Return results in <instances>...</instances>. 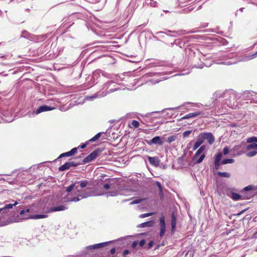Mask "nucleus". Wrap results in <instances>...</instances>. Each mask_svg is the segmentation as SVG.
<instances>
[{"label": "nucleus", "mask_w": 257, "mask_h": 257, "mask_svg": "<svg viewBox=\"0 0 257 257\" xmlns=\"http://www.w3.org/2000/svg\"><path fill=\"white\" fill-rule=\"evenodd\" d=\"M77 184L74 183L66 188V192L67 194L62 199L63 202H77L89 196L83 188H80Z\"/></svg>", "instance_id": "obj_1"}, {"label": "nucleus", "mask_w": 257, "mask_h": 257, "mask_svg": "<svg viewBox=\"0 0 257 257\" xmlns=\"http://www.w3.org/2000/svg\"><path fill=\"white\" fill-rule=\"evenodd\" d=\"M241 192V195L236 193H232L229 196L234 200H238L241 198L247 199H250L257 194V186L248 185L244 187Z\"/></svg>", "instance_id": "obj_2"}, {"label": "nucleus", "mask_w": 257, "mask_h": 257, "mask_svg": "<svg viewBox=\"0 0 257 257\" xmlns=\"http://www.w3.org/2000/svg\"><path fill=\"white\" fill-rule=\"evenodd\" d=\"M238 95L232 90H226V105L230 108L235 109L238 107Z\"/></svg>", "instance_id": "obj_3"}, {"label": "nucleus", "mask_w": 257, "mask_h": 257, "mask_svg": "<svg viewBox=\"0 0 257 257\" xmlns=\"http://www.w3.org/2000/svg\"><path fill=\"white\" fill-rule=\"evenodd\" d=\"M7 202V201L5 202L6 204L3 208H0V219L1 221L5 222L6 225L7 224V223L5 220L9 216L8 209H12L14 206L17 205L16 202H15L13 204H8Z\"/></svg>", "instance_id": "obj_4"}, {"label": "nucleus", "mask_w": 257, "mask_h": 257, "mask_svg": "<svg viewBox=\"0 0 257 257\" xmlns=\"http://www.w3.org/2000/svg\"><path fill=\"white\" fill-rule=\"evenodd\" d=\"M205 146H201L197 151L192 158V161L195 164H199L201 163L205 157V155L203 153L205 150Z\"/></svg>", "instance_id": "obj_5"}, {"label": "nucleus", "mask_w": 257, "mask_h": 257, "mask_svg": "<svg viewBox=\"0 0 257 257\" xmlns=\"http://www.w3.org/2000/svg\"><path fill=\"white\" fill-rule=\"evenodd\" d=\"M30 212L29 209H26L25 210H22L20 211L19 214L21 216H22L21 219H27L28 218H33V219H41L47 217V215L43 214H39V215H34L33 216H29L28 214Z\"/></svg>", "instance_id": "obj_6"}, {"label": "nucleus", "mask_w": 257, "mask_h": 257, "mask_svg": "<svg viewBox=\"0 0 257 257\" xmlns=\"http://www.w3.org/2000/svg\"><path fill=\"white\" fill-rule=\"evenodd\" d=\"M238 98L241 100H245L251 102L254 98H257V94L252 91H245L242 94H238Z\"/></svg>", "instance_id": "obj_7"}, {"label": "nucleus", "mask_w": 257, "mask_h": 257, "mask_svg": "<svg viewBox=\"0 0 257 257\" xmlns=\"http://www.w3.org/2000/svg\"><path fill=\"white\" fill-rule=\"evenodd\" d=\"M78 165H79V163L74 162L73 161L68 162L65 163L62 166H60L58 169L60 171H63L66 170H68L71 167H75Z\"/></svg>", "instance_id": "obj_8"}, {"label": "nucleus", "mask_w": 257, "mask_h": 257, "mask_svg": "<svg viewBox=\"0 0 257 257\" xmlns=\"http://www.w3.org/2000/svg\"><path fill=\"white\" fill-rule=\"evenodd\" d=\"M117 89H118L117 88H114V89H110L107 92H102L101 93L100 92H98V93H97L95 94L94 95H93L92 96H87L86 98L87 100H93L94 99H95V98H97V97H104V96L106 95L107 93L112 92H113L114 91L117 90Z\"/></svg>", "instance_id": "obj_9"}, {"label": "nucleus", "mask_w": 257, "mask_h": 257, "mask_svg": "<svg viewBox=\"0 0 257 257\" xmlns=\"http://www.w3.org/2000/svg\"><path fill=\"white\" fill-rule=\"evenodd\" d=\"M99 153V151L98 150L94 151L90 155H89L84 159L83 163H87L94 160L98 156Z\"/></svg>", "instance_id": "obj_10"}, {"label": "nucleus", "mask_w": 257, "mask_h": 257, "mask_svg": "<svg viewBox=\"0 0 257 257\" xmlns=\"http://www.w3.org/2000/svg\"><path fill=\"white\" fill-rule=\"evenodd\" d=\"M160 231L159 235L160 237H163L166 231V223L165 220V216L163 214L162 215L160 218Z\"/></svg>", "instance_id": "obj_11"}, {"label": "nucleus", "mask_w": 257, "mask_h": 257, "mask_svg": "<svg viewBox=\"0 0 257 257\" xmlns=\"http://www.w3.org/2000/svg\"><path fill=\"white\" fill-rule=\"evenodd\" d=\"M201 135L204 140H206L210 145H212L215 141L214 138L211 133H201Z\"/></svg>", "instance_id": "obj_12"}, {"label": "nucleus", "mask_w": 257, "mask_h": 257, "mask_svg": "<svg viewBox=\"0 0 257 257\" xmlns=\"http://www.w3.org/2000/svg\"><path fill=\"white\" fill-rule=\"evenodd\" d=\"M146 142L150 146L152 145L162 146L163 144V142L159 136H156L150 140H146Z\"/></svg>", "instance_id": "obj_13"}, {"label": "nucleus", "mask_w": 257, "mask_h": 257, "mask_svg": "<svg viewBox=\"0 0 257 257\" xmlns=\"http://www.w3.org/2000/svg\"><path fill=\"white\" fill-rule=\"evenodd\" d=\"M55 108L47 106V105H42L38 108V109L34 111L33 113L36 114H39L42 112L50 111L54 109Z\"/></svg>", "instance_id": "obj_14"}, {"label": "nucleus", "mask_w": 257, "mask_h": 257, "mask_svg": "<svg viewBox=\"0 0 257 257\" xmlns=\"http://www.w3.org/2000/svg\"><path fill=\"white\" fill-rule=\"evenodd\" d=\"M67 209H68V207L64 205H60L51 207L49 210V212L63 211Z\"/></svg>", "instance_id": "obj_15"}, {"label": "nucleus", "mask_w": 257, "mask_h": 257, "mask_svg": "<svg viewBox=\"0 0 257 257\" xmlns=\"http://www.w3.org/2000/svg\"><path fill=\"white\" fill-rule=\"evenodd\" d=\"M171 232L173 233L176 228V217L175 215L174 212H172L171 214Z\"/></svg>", "instance_id": "obj_16"}, {"label": "nucleus", "mask_w": 257, "mask_h": 257, "mask_svg": "<svg viewBox=\"0 0 257 257\" xmlns=\"http://www.w3.org/2000/svg\"><path fill=\"white\" fill-rule=\"evenodd\" d=\"M203 142L204 140L201 134H200L198 137L197 141L193 146V150L194 151L196 150Z\"/></svg>", "instance_id": "obj_17"}, {"label": "nucleus", "mask_w": 257, "mask_h": 257, "mask_svg": "<svg viewBox=\"0 0 257 257\" xmlns=\"http://www.w3.org/2000/svg\"><path fill=\"white\" fill-rule=\"evenodd\" d=\"M109 242H102L100 243L95 244L92 245H89L87 247L88 249H96L104 247Z\"/></svg>", "instance_id": "obj_18"}, {"label": "nucleus", "mask_w": 257, "mask_h": 257, "mask_svg": "<svg viewBox=\"0 0 257 257\" xmlns=\"http://www.w3.org/2000/svg\"><path fill=\"white\" fill-rule=\"evenodd\" d=\"M200 114V112L199 111L189 113L185 115V116H183L182 117H181L180 118V120L195 117H196V116L199 115Z\"/></svg>", "instance_id": "obj_19"}, {"label": "nucleus", "mask_w": 257, "mask_h": 257, "mask_svg": "<svg viewBox=\"0 0 257 257\" xmlns=\"http://www.w3.org/2000/svg\"><path fill=\"white\" fill-rule=\"evenodd\" d=\"M149 163L154 166H158L159 164V160L157 157H152L149 156L148 157Z\"/></svg>", "instance_id": "obj_20"}, {"label": "nucleus", "mask_w": 257, "mask_h": 257, "mask_svg": "<svg viewBox=\"0 0 257 257\" xmlns=\"http://www.w3.org/2000/svg\"><path fill=\"white\" fill-rule=\"evenodd\" d=\"M154 224V221H150L148 222H144L142 223H141L138 225L139 227L140 228H144L146 227H151L153 226Z\"/></svg>", "instance_id": "obj_21"}, {"label": "nucleus", "mask_w": 257, "mask_h": 257, "mask_svg": "<svg viewBox=\"0 0 257 257\" xmlns=\"http://www.w3.org/2000/svg\"><path fill=\"white\" fill-rule=\"evenodd\" d=\"M257 56V51L253 54L252 55H247V56H244L242 59H241V61H248L249 60H250L254 58H255Z\"/></svg>", "instance_id": "obj_22"}, {"label": "nucleus", "mask_w": 257, "mask_h": 257, "mask_svg": "<svg viewBox=\"0 0 257 257\" xmlns=\"http://www.w3.org/2000/svg\"><path fill=\"white\" fill-rule=\"evenodd\" d=\"M75 183H77V185H79V187L80 188H84L85 187L87 186L88 184V182L87 180H83L81 181H76Z\"/></svg>", "instance_id": "obj_23"}, {"label": "nucleus", "mask_w": 257, "mask_h": 257, "mask_svg": "<svg viewBox=\"0 0 257 257\" xmlns=\"http://www.w3.org/2000/svg\"><path fill=\"white\" fill-rule=\"evenodd\" d=\"M257 154V150H251L247 151L245 153L246 156L249 157L254 156Z\"/></svg>", "instance_id": "obj_24"}, {"label": "nucleus", "mask_w": 257, "mask_h": 257, "mask_svg": "<svg viewBox=\"0 0 257 257\" xmlns=\"http://www.w3.org/2000/svg\"><path fill=\"white\" fill-rule=\"evenodd\" d=\"M146 4L152 7H157L158 3L156 1H154V0H146Z\"/></svg>", "instance_id": "obj_25"}, {"label": "nucleus", "mask_w": 257, "mask_h": 257, "mask_svg": "<svg viewBox=\"0 0 257 257\" xmlns=\"http://www.w3.org/2000/svg\"><path fill=\"white\" fill-rule=\"evenodd\" d=\"M251 150H257V144L251 143L250 144H249L246 146L247 151Z\"/></svg>", "instance_id": "obj_26"}, {"label": "nucleus", "mask_w": 257, "mask_h": 257, "mask_svg": "<svg viewBox=\"0 0 257 257\" xmlns=\"http://www.w3.org/2000/svg\"><path fill=\"white\" fill-rule=\"evenodd\" d=\"M214 164H215V170H218L220 169V166L221 164H225V159L222 160L221 161H217L215 162L214 161Z\"/></svg>", "instance_id": "obj_27"}, {"label": "nucleus", "mask_w": 257, "mask_h": 257, "mask_svg": "<svg viewBox=\"0 0 257 257\" xmlns=\"http://www.w3.org/2000/svg\"><path fill=\"white\" fill-rule=\"evenodd\" d=\"M213 62L215 64H224V57H222L221 59H215L213 60Z\"/></svg>", "instance_id": "obj_28"}, {"label": "nucleus", "mask_w": 257, "mask_h": 257, "mask_svg": "<svg viewBox=\"0 0 257 257\" xmlns=\"http://www.w3.org/2000/svg\"><path fill=\"white\" fill-rule=\"evenodd\" d=\"M101 133H97L94 137L92 138L90 140H89V142H95L97 140H98L101 136Z\"/></svg>", "instance_id": "obj_29"}, {"label": "nucleus", "mask_w": 257, "mask_h": 257, "mask_svg": "<svg viewBox=\"0 0 257 257\" xmlns=\"http://www.w3.org/2000/svg\"><path fill=\"white\" fill-rule=\"evenodd\" d=\"M222 153H218L215 157L214 158V161L217 162V161H221V160L222 158Z\"/></svg>", "instance_id": "obj_30"}, {"label": "nucleus", "mask_w": 257, "mask_h": 257, "mask_svg": "<svg viewBox=\"0 0 257 257\" xmlns=\"http://www.w3.org/2000/svg\"><path fill=\"white\" fill-rule=\"evenodd\" d=\"M177 137L176 136H171L168 138L167 140V142L168 143H171L174 141H175Z\"/></svg>", "instance_id": "obj_31"}, {"label": "nucleus", "mask_w": 257, "mask_h": 257, "mask_svg": "<svg viewBox=\"0 0 257 257\" xmlns=\"http://www.w3.org/2000/svg\"><path fill=\"white\" fill-rule=\"evenodd\" d=\"M247 143H254V142L257 143V137H252L249 138L247 140Z\"/></svg>", "instance_id": "obj_32"}, {"label": "nucleus", "mask_w": 257, "mask_h": 257, "mask_svg": "<svg viewBox=\"0 0 257 257\" xmlns=\"http://www.w3.org/2000/svg\"><path fill=\"white\" fill-rule=\"evenodd\" d=\"M223 95H224V93L223 92L221 93L220 91H216L214 93V97H216V98H217L222 97H223Z\"/></svg>", "instance_id": "obj_33"}, {"label": "nucleus", "mask_w": 257, "mask_h": 257, "mask_svg": "<svg viewBox=\"0 0 257 257\" xmlns=\"http://www.w3.org/2000/svg\"><path fill=\"white\" fill-rule=\"evenodd\" d=\"M145 200V199H136V200L132 201L130 203V204L133 205V204H138V203H141L142 201Z\"/></svg>", "instance_id": "obj_34"}, {"label": "nucleus", "mask_w": 257, "mask_h": 257, "mask_svg": "<svg viewBox=\"0 0 257 257\" xmlns=\"http://www.w3.org/2000/svg\"><path fill=\"white\" fill-rule=\"evenodd\" d=\"M154 214H155V213H154V212L142 214L139 216V217H140V218H145V217L150 216Z\"/></svg>", "instance_id": "obj_35"}, {"label": "nucleus", "mask_w": 257, "mask_h": 257, "mask_svg": "<svg viewBox=\"0 0 257 257\" xmlns=\"http://www.w3.org/2000/svg\"><path fill=\"white\" fill-rule=\"evenodd\" d=\"M132 125L134 127L137 128L139 126L140 123L137 120H134L132 122Z\"/></svg>", "instance_id": "obj_36"}, {"label": "nucleus", "mask_w": 257, "mask_h": 257, "mask_svg": "<svg viewBox=\"0 0 257 257\" xmlns=\"http://www.w3.org/2000/svg\"><path fill=\"white\" fill-rule=\"evenodd\" d=\"M192 132V131H186L183 133V137L186 138L188 137Z\"/></svg>", "instance_id": "obj_37"}, {"label": "nucleus", "mask_w": 257, "mask_h": 257, "mask_svg": "<svg viewBox=\"0 0 257 257\" xmlns=\"http://www.w3.org/2000/svg\"><path fill=\"white\" fill-rule=\"evenodd\" d=\"M156 184L157 187L159 188V191H160V193H162V186L161 185V183L157 181L156 182Z\"/></svg>", "instance_id": "obj_38"}, {"label": "nucleus", "mask_w": 257, "mask_h": 257, "mask_svg": "<svg viewBox=\"0 0 257 257\" xmlns=\"http://www.w3.org/2000/svg\"><path fill=\"white\" fill-rule=\"evenodd\" d=\"M77 151V149L76 148H73L70 152V154L72 156L74 154H75Z\"/></svg>", "instance_id": "obj_39"}, {"label": "nucleus", "mask_w": 257, "mask_h": 257, "mask_svg": "<svg viewBox=\"0 0 257 257\" xmlns=\"http://www.w3.org/2000/svg\"><path fill=\"white\" fill-rule=\"evenodd\" d=\"M234 162V160L232 159H226V164H232Z\"/></svg>", "instance_id": "obj_40"}, {"label": "nucleus", "mask_w": 257, "mask_h": 257, "mask_svg": "<svg viewBox=\"0 0 257 257\" xmlns=\"http://www.w3.org/2000/svg\"><path fill=\"white\" fill-rule=\"evenodd\" d=\"M113 82L112 81L108 82L107 83H105L104 85V88H108L110 84H113Z\"/></svg>", "instance_id": "obj_41"}, {"label": "nucleus", "mask_w": 257, "mask_h": 257, "mask_svg": "<svg viewBox=\"0 0 257 257\" xmlns=\"http://www.w3.org/2000/svg\"><path fill=\"white\" fill-rule=\"evenodd\" d=\"M145 244V240L144 239L141 240L139 242V245L143 247Z\"/></svg>", "instance_id": "obj_42"}, {"label": "nucleus", "mask_w": 257, "mask_h": 257, "mask_svg": "<svg viewBox=\"0 0 257 257\" xmlns=\"http://www.w3.org/2000/svg\"><path fill=\"white\" fill-rule=\"evenodd\" d=\"M217 174L220 177H225V172H218Z\"/></svg>", "instance_id": "obj_43"}, {"label": "nucleus", "mask_w": 257, "mask_h": 257, "mask_svg": "<svg viewBox=\"0 0 257 257\" xmlns=\"http://www.w3.org/2000/svg\"><path fill=\"white\" fill-rule=\"evenodd\" d=\"M103 188L106 190H108L110 188V185L109 184H105L103 185Z\"/></svg>", "instance_id": "obj_44"}, {"label": "nucleus", "mask_w": 257, "mask_h": 257, "mask_svg": "<svg viewBox=\"0 0 257 257\" xmlns=\"http://www.w3.org/2000/svg\"><path fill=\"white\" fill-rule=\"evenodd\" d=\"M138 243V241H134L132 243V247L133 248H135L137 246Z\"/></svg>", "instance_id": "obj_45"}, {"label": "nucleus", "mask_w": 257, "mask_h": 257, "mask_svg": "<svg viewBox=\"0 0 257 257\" xmlns=\"http://www.w3.org/2000/svg\"><path fill=\"white\" fill-rule=\"evenodd\" d=\"M129 253H130L129 250L128 249H126V250L123 251V255L125 256V255L128 254Z\"/></svg>", "instance_id": "obj_46"}, {"label": "nucleus", "mask_w": 257, "mask_h": 257, "mask_svg": "<svg viewBox=\"0 0 257 257\" xmlns=\"http://www.w3.org/2000/svg\"><path fill=\"white\" fill-rule=\"evenodd\" d=\"M153 243H154V242H153V241H150V242L149 243L148 245V248H151V247H152V245H153Z\"/></svg>", "instance_id": "obj_47"}, {"label": "nucleus", "mask_w": 257, "mask_h": 257, "mask_svg": "<svg viewBox=\"0 0 257 257\" xmlns=\"http://www.w3.org/2000/svg\"><path fill=\"white\" fill-rule=\"evenodd\" d=\"M87 144H88V143H86V144H83L81 145H80V148L81 149H84L86 147Z\"/></svg>", "instance_id": "obj_48"}, {"label": "nucleus", "mask_w": 257, "mask_h": 257, "mask_svg": "<svg viewBox=\"0 0 257 257\" xmlns=\"http://www.w3.org/2000/svg\"><path fill=\"white\" fill-rule=\"evenodd\" d=\"M115 249L114 248H112L111 250H110V253L111 254H113L115 253Z\"/></svg>", "instance_id": "obj_49"}, {"label": "nucleus", "mask_w": 257, "mask_h": 257, "mask_svg": "<svg viewBox=\"0 0 257 257\" xmlns=\"http://www.w3.org/2000/svg\"><path fill=\"white\" fill-rule=\"evenodd\" d=\"M64 154H65L66 157H69L72 156L71 154H70V152H68L66 153H64Z\"/></svg>", "instance_id": "obj_50"}, {"label": "nucleus", "mask_w": 257, "mask_h": 257, "mask_svg": "<svg viewBox=\"0 0 257 257\" xmlns=\"http://www.w3.org/2000/svg\"><path fill=\"white\" fill-rule=\"evenodd\" d=\"M4 225H6V224L4 221H1V220L0 219V226Z\"/></svg>", "instance_id": "obj_51"}, {"label": "nucleus", "mask_w": 257, "mask_h": 257, "mask_svg": "<svg viewBox=\"0 0 257 257\" xmlns=\"http://www.w3.org/2000/svg\"><path fill=\"white\" fill-rule=\"evenodd\" d=\"M15 202H16L17 205V204H18V201H15V200H12V201H11V203H10L9 204H13V203H15Z\"/></svg>", "instance_id": "obj_52"}, {"label": "nucleus", "mask_w": 257, "mask_h": 257, "mask_svg": "<svg viewBox=\"0 0 257 257\" xmlns=\"http://www.w3.org/2000/svg\"><path fill=\"white\" fill-rule=\"evenodd\" d=\"M66 157L65 154H64V153H62V154H61L60 156H59V158H61V157Z\"/></svg>", "instance_id": "obj_53"}, {"label": "nucleus", "mask_w": 257, "mask_h": 257, "mask_svg": "<svg viewBox=\"0 0 257 257\" xmlns=\"http://www.w3.org/2000/svg\"><path fill=\"white\" fill-rule=\"evenodd\" d=\"M225 150H226V154H227L229 152V149L228 148L226 147Z\"/></svg>", "instance_id": "obj_54"}, {"label": "nucleus", "mask_w": 257, "mask_h": 257, "mask_svg": "<svg viewBox=\"0 0 257 257\" xmlns=\"http://www.w3.org/2000/svg\"><path fill=\"white\" fill-rule=\"evenodd\" d=\"M225 64H226V65H231L232 64V63H231L230 62L226 61Z\"/></svg>", "instance_id": "obj_55"}, {"label": "nucleus", "mask_w": 257, "mask_h": 257, "mask_svg": "<svg viewBox=\"0 0 257 257\" xmlns=\"http://www.w3.org/2000/svg\"><path fill=\"white\" fill-rule=\"evenodd\" d=\"M230 177V175L226 172V178H229Z\"/></svg>", "instance_id": "obj_56"}, {"label": "nucleus", "mask_w": 257, "mask_h": 257, "mask_svg": "<svg viewBox=\"0 0 257 257\" xmlns=\"http://www.w3.org/2000/svg\"><path fill=\"white\" fill-rule=\"evenodd\" d=\"M222 153H223V154H225V148H223L222 150Z\"/></svg>", "instance_id": "obj_57"}, {"label": "nucleus", "mask_w": 257, "mask_h": 257, "mask_svg": "<svg viewBox=\"0 0 257 257\" xmlns=\"http://www.w3.org/2000/svg\"><path fill=\"white\" fill-rule=\"evenodd\" d=\"M160 81H157L156 82V83H158Z\"/></svg>", "instance_id": "obj_58"}, {"label": "nucleus", "mask_w": 257, "mask_h": 257, "mask_svg": "<svg viewBox=\"0 0 257 257\" xmlns=\"http://www.w3.org/2000/svg\"><path fill=\"white\" fill-rule=\"evenodd\" d=\"M242 9H243V8L240 9V10L242 11Z\"/></svg>", "instance_id": "obj_59"}]
</instances>
